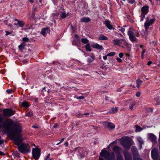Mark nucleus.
Masks as SVG:
<instances>
[{
    "instance_id": "obj_1",
    "label": "nucleus",
    "mask_w": 160,
    "mask_h": 160,
    "mask_svg": "<svg viewBox=\"0 0 160 160\" xmlns=\"http://www.w3.org/2000/svg\"><path fill=\"white\" fill-rule=\"evenodd\" d=\"M21 132H20L16 133L14 132L12 135V138L15 144L16 145L18 146V149L19 152L22 153H28L31 151L30 146L28 143H22L23 139Z\"/></svg>"
},
{
    "instance_id": "obj_2",
    "label": "nucleus",
    "mask_w": 160,
    "mask_h": 160,
    "mask_svg": "<svg viewBox=\"0 0 160 160\" xmlns=\"http://www.w3.org/2000/svg\"><path fill=\"white\" fill-rule=\"evenodd\" d=\"M112 156H110V153L109 152L103 149L100 153V156L104 157L106 160H115V157L113 152L111 153Z\"/></svg>"
},
{
    "instance_id": "obj_3",
    "label": "nucleus",
    "mask_w": 160,
    "mask_h": 160,
    "mask_svg": "<svg viewBox=\"0 0 160 160\" xmlns=\"http://www.w3.org/2000/svg\"><path fill=\"white\" fill-rule=\"evenodd\" d=\"M113 44L115 45L121 46L123 48L127 47L128 44L124 39H115L112 41Z\"/></svg>"
},
{
    "instance_id": "obj_4",
    "label": "nucleus",
    "mask_w": 160,
    "mask_h": 160,
    "mask_svg": "<svg viewBox=\"0 0 160 160\" xmlns=\"http://www.w3.org/2000/svg\"><path fill=\"white\" fill-rule=\"evenodd\" d=\"M134 31V29L132 27H130L129 28V30L128 32V34L129 36L130 40L133 42H137V39L134 35V33L133 31Z\"/></svg>"
},
{
    "instance_id": "obj_5",
    "label": "nucleus",
    "mask_w": 160,
    "mask_h": 160,
    "mask_svg": "<svg viewBox=\"0 0 160 160\" xmlns=\"http://www.w3.org/2000/svg\"><path fill=\"white\" fill-rule=\"evenodd\" d=\"M3 115L6 117H9L13 115L15 113V110L10 108H5L3 110Z\"/></svg>"
},
{
    "instance_id": "obj_6",
    "label": "nucleus",
    "mask_w": 160,
    "mask_h": 160,
    "mask_svg": "<svg viewBox=\"0 0 160 160\" xmlns=\"http://www.w3.org/2000/svg\"><path fill=\"white\" fill-rule=\"evenodd\" d=\"M40 150L38 148H33L32 150V154L33 158L35 160H38L40 155Z\"/></svg>"
},
{
    "instance_id": "obj_7",
    "label": "nucleus",
    "mask_w": 160,
    "mask_h": 160,
    "mask_svg": "<svg viewBox=\"0 0 160 160\" xmlns=\"http://www.w3.org/2000/svg\"><path fill=\"white\" fill-rule=\"evenodd\" d=\"M131 150L132 153L134 154V160H142L139 158V155L138 153V151L137 148L135 146H133L131 148Z\"/></svg>"
},
{
    "instance_id": "obj_8",
    "label": "nucleus",
    "mask_w": 160,
    "mask_h": 160,
    "mask_svg": "<svg viewBox=\"0 0 160 160\" xmlns=\"http://www.w3.org/2000/svg\"><path fill=\"white\" fill-rule=\"evenodd\" d=\"M155 21V18L151 19L150 20L147 19L144 23V27L145 29L146 30L148 29L149 27Z\"/></svg>"
},
{
    "instance_id": "obj_9",
    "label": "nucleus",
    "mask_w": 160,
    "mask_h": 160,
    "mask_svg": "<svg viewBox=\"0 0 160 160\" xmlns=\"http://www.w3.org/2000/svg\"><path fill=\"white\" fill-rule=\"evenodd\" d=\"M149 7L147 5H145L141 8V14L146 15L149 12Z\"/></svg>"
},
{
    "instance_id": "obj_10",
    "label": "nucleus",
    "mask_w": 160,
    "mask_h": 160,
    "mask_svg": "<svg viewBox=\"0 0 160 160\" xmlns=\"http://www.w3.org/2000/svg\"><path fill=\"white\" fill-rule=\"evenodd\" d=\"M14 20L17 22L16 23H14V25L17 26L18 27H23L25 25V23L22 21H20L18 19H15Z\"/></svg>"
},
{
    "instance_id": "obj_11",
    "label": "nucleus",
    "mask_w": 160,
    "mask_h": 160,
    "mask_svg": "<svg viewBox=\"0 0 160 160\" xmlns=\"http://www.w3.org/2000/svg\"><path fill=\"white\" fill-rule=\"evenodd\" d=\"M151 154L152 157L153 159L157 160L158 159V155L157 150L156 149H153L152 150Z\"/></svg>"
},
{
    "instance_id": "obj_12",
    "label": "nucleus",
    "mask_w": 160,
    "mask_h": 160,
    "mask_svg": "<svg viewBox=\"0 0 160 160\" xmlns=\"http://www.w3.org/2000/svg\"><path fill=\"white\" fill-rule=\"evenodd\" d=\"M148 138L152 142H156V138L155 135L152 133H150L148 134Z\"/></svg>"
},
{
    "instance_id": "obj_13",
    "label": "nucleus",
    "mask_w": 160,
    "mask_h": 160,
    "mask_svg": "<svg viewBox=\"0 0 160 160\" xmlns=\"http://www.w3.org/2000/svg\"><path fill=\"white\" fill-rule=\"evenodd\" d=\"M107 27L109 29L111 30L113 28L110 22L108 20H106L104 23Z\"/></svg>"
},
{
    "instance_id": "obj_14",
    "label": "nucleus",
    "mask_w": 160,
    "mask_h": 160,
    "mask_svg": "<svg viewBox=\"0 0 160 160\" xmlns=\"http://www.w3.org/2000/svg\"><path fill=\"white\" fill-rule=\"evenodd\" d=\"M122 145L125 149H129L131 146V145L127 142H122Z\"/></svg>"
},
{
    "instance_id": "obj_15",
    "label": "nucleus",
    "mask_w": 160,
    "mask_h": 160,
    "mask_svg": "<svg viewBox=\"0 0 160 160\" xmlns=\"http://www.w3.org/2000/svg\"><path fill=\"white\" fill-rule=\"evenodd\" d=\"M92 47L95 48H97L98 49L101 50L103 49L102 46L97 43L94 44L92 45Z\"/></svg>"
},
{
    "instance_id": "obj_16",
    "label": "nucleus",
    "mask_w": 160,
    "mask_h": 160,
    "mask_svg": "<svg viewBox=\"0 0 160 160\" xmlns=\"http://www.w3.org/2000/svg\"><path fill=\"white\" fill-rule=\"evenodd\" d=\"M90 21V19L88 17H83L80 19L81 22H88Z\"/></svg>"
},
{
    "instance_id": "obj_17",
    "label": "nucleus",
    "mask_w": 160,
    "mask_h": 160,
    "mask_svg": "<svg viewBox=\"0 0 160 160\" xmlns=\"http://www.w3.org/2000/svg\"><path fill=\"white\" fill-rule=\"evenodd\" d=\"M124 155L125 158L126 160H131V156L130 154L127 152H125L124 153Z\"/></svg>"
},
{
    "instance_id": "obj_18",
    "label": "nucleus",
    "mask_w": 160,
    "mask_h": 160,
    "mask_svg": "<svg viewBox=\"0 0 160 160\" xmlns=\"http://www.w3.org/2000/svg\"><path fill=\"white\" fill-rule=\"evenodd\" d=\"M113 151L115 152L119 153L121 151V148L118 146H115L113 148Z\"/></svg>"
},
{
    "instance_id": "obj_19",
    "label": "nucleus",
    "mask_w": 160,
    "mask_h": 160,
    "mask_svg": "<svg viewBox=\"0 0 160 160\" xmlns=\"http://www.w3.org/2000/svg\"><path fill=\"white\" fill-rule=\"evenodd\" d=\"M48 29L47 28H43L42 29L41 33L44 36H45L46 33L48 32Z\"/></svg>"
},
{
    "instance_id": "obj_20",
    "label": "nucleus",
    "mask_w": 160,
    "mask_h": 160,
    "mask_svg": "<svg viewBox=\"0 0 160 160\" xmlns=\"http://www.w3.org/2000/svg\"><path fill=\"white\" fill-rule=\"evenodd\" d=\"M94 56L93 54H92V55L90 58H88V62L89 63H91L94 61Z\"/></svg>"
},
{
    "instance_id": "obj_21",
    "label": "nucleus",
    "mask_w": 160,
    "mask_h": 160,
    "mask_svg": "<svg viewBox=\"0 0 160 160\" xmlns=\"http://www.w3.org/2000/svg\"><path fill=\"white\" fill-rule=\"evenodd\" d=\"M21 105L26 108H27L29 106V104L27 102L24 101L22 103Z\"/></svg>"
},
{
    "instance_id": "obj_22",
    "label": "nucleus",
    "mask_w": 160,
    "mask_h": 160,
    "mask_svg": "<svg viewBox=\"0 0 160 160\" xmlns=\"http://www.w3.org/2000/svg\"><path fill=\"white\" fill-rule=\"evenodd\" d=\"M98 38L100 40H107L108 38L105 36L101 34L98 37Z\"/></svg>"
},
{
    "instance_id": "obj_23",
    "label": "nucleus",
    "mask_w": 160,
    "mask_h": 160,
    "mask_svg": "<svg viewBox=\"0 0 160 160\" xmlns=\"http://www.w3.org/2000/svg\"><path fill=\"white\" fill-rule=\"evenodd\" d=\"M118 108L117 107L112 108L110 111V113H115L118 111Z\"/></svg>"
},
{
    "instance_id": "obj_24",
    "label": "nucleus",
    "mask_w": 160,
    "mask_h": 160,
    "mask_svg": "<svg viewBox=\"0 0 160 160\" xmlns=\"http://www.w3.org/2000/svg\"><path fill=\"white\" fill-rule=\"evenodd\" d=\"M107 126L110 129L114 128L115 127V126L114 124L111 122H109L108 123Z\"/></svg>"
},
{
    "instance_id": "obj_25",
    "label": "nucleus",
    "mask_w": 160,
    "mask_h": 160,
    "mask_svg": "<svg viewBox=\"0 0 160 160\" xmlns=\"http://www.w3.org/2000/svg\"><path fill=\"white\" fill-rule=\"evenodd\" d=\"M68 16V14H66L64 12H61L60 14V17L63 18H64Z\"/></svg>"
},
{
    "instance_id": "obj_26",
    "label": "nucleus",
    "mask_w": 160,
    "mask_h": 160,
    "mask_svg": "<svg viewBox=\"0 0 160 160\" xmlns=\"http://www.w3.org/2000/svg\"><path fill=\"white\" fill-rule=\"evenodd\" d=\"M85 48L87 51L90 52L91 51V48L89 43H87L85 46Z\"/></svg>"
},
{
    "instance_id": "obj_27",
    "label": "nucleus",
    "mask_w": 160,
    "mask_h": 160,
    "mask_svg": "<svg viewBox=\"0 0 160 160\" xmlns=\"http://www.w3.org/2000/svg\"><path fill=\"white\" fill-rule=\"evenodd\" d=\"M136 103L134 101H132L129 106V108L132 110L133 109V107L135 105Z\"/></svg>"
},
{
    "instance_id": "obj_28",
    "label": "nucleus",
    "mask_w": 160,
    "mask_h": 160,
    "mask_svg": "<svg viewBox=\"0 0 160 160\" xmlns=\"http://www.w3.org/2000/svg\"><path fill=\"white\" fill-rule=\"evenodd\" d=\"M25 46V43L23 42L21 43L20 45L18 46L20 50H22Z\"/></svg>"
},
{
    "instance_id": "obj_29",
    "label": "nucleus",
    "mask_w": 160,
    "mask_h": 160,
    "mask_svg": "<svg viewBox=\"0 0 160 160\" xmlns=\"http://www.w3.org/2000/svg\"><path fill=\"white\" fill-rule=\"evenodd\" d=\"M135 128L136 132H140L142 130V129L141 128L137 125L135 126Z\"/></svg>"
},
{
    "instance_id": "obj_30",
    "label": "nucleus",
    "mask_w": 160,
    "mask_h": 160,
    "mask_svg": "<svg viewBox=\"0 0 160 160\" xmlns=\"http://www.w3.org/2000/svg\"><path fill=\"white\" fill-rule=\"evenodd\" d=\"M81 42L84 44L88 43V40L86 38H83L81 40Z\"/></svg>"
},
{
    "instance_id": "obj_31",
    "label": "nucleus",
    "mask_w": 160,
    "mask_h": 160,
    "mask_svg": "<svg viewBox=\"0 0 160 160\" xmlns=\"http://www.w3.org/2000/svg\"><path fill=\"white\" fill-rule=\"evenodd\" d=\"M142 81L140 79H138L136 81V83L137 84V87L139 88V87Z\"/></svg>"
},
{
    "instance_id": "obj_32",
    "label": "nucleus",
    "mask_w": 160,
    "mask_h": 160,
    "mask_svg": "<svg viewBox=\"0 0 160 160\" xmlns=\"http://www.w3.org/2000/svg\"><path fill=\"white\" fill-rule=\"evenodd\" d=\"M117 160H123L122 156L120 154H118L117 156Z\"/></svg>"
},
{
    "instance_id": "obj_33",
    "label": "nucleus",
    "mask_w": 160,
    "mask_h": 160,
    "mask_svg": "<svg viewBox=\"0 0 160 160\" xmlns=\"http://www.w3.org/2000/svg\"><path fill=\"white\" fill-rule=\"evenodd\" d=\"M137 140L141 144H142L143 143V141L141 138L139 137H138L137 138Z\"/></svg>"
},
{
    "instance_id": "obj_34",
    "label": "nucleus",
    "mask_w": 160,
    "mask_h": 160,
    "mask_svg": "<svg viewBox=\"0 0 160 160\" xmlns=\"http://www.w3.org/2000/svg\"><path fill=\"white\" fill-rule=\"evenodd\" d=\"M32 113L31 112H29L27 113L25 116H28V117H31L32 115Z\"/></svg>"
},
{
    "instance_id": "obj_35",
    "label": "nucleus",
    "mask_w": 160,
    "mask_h": 160,
    "mask_svg": "<svg viewBox=\"0 0 160 160\" xmlns=\"http://www.w3.org/2000/svg\"><path fill=\"white\" fill-rule=\"evenodd\" d=\"M115 55V53L114 52H111L107 54V56H113Z\"/></svg>"
},
{
    "instance_id": "obj_36",
    "label": "nucleus",
    "mask_w": 160,
    "mask_h": 160,
    "mask_svg": "<svg viewBox=\"0 0 160 160\" xmlns=\"http://www.w3.org/2000/svg\"><path fill=\"white\" fill-rule=\"evenodd\" d=\"M116 59L117 60V62L119 63H121L122 62V60L118 57L116 58Z\"/></svg>"
},
{
    "instance_id": "obj_37",
    "label": "nucleus",
    "mask_w": 160,
    "mask_h": 160,
    "mask_svg": "<svg viewBox=\"0 0 160 160\" xmlns=\"http://www.w3.org/2000/svg\"><path fill=\"white\" fill-rule=\"evenodd\" d=\"M145 15L141 14V16H140L141 17V19H140L141 21H142L143 20V19L145 18Z\"/></svg>"
},
{
    "instance_id": "obj_38",
    "label": "nucleus",
    "mask_w": 160,
    "mask_h": 160,
    "mask_svg": "<svg viewBox=\"0 0 160 160\" xmlns=\"http://www.w3.org/2000/svg\"><path fill=\"white\" fill-rule=\"evenodd\" d=\"M29 40V38H27L24 37L22 38V40L24 42H28Z\"/></svg>"
},
{
    "instance_id": "obj_39",
    "label": "nucleus",
    "mask_w": 160,
    "mask_h": 160,
    "mask_svg": "<svg viewBox=\"0 0 160 160\" xmlns=\"http://www.w3.org/2000/svg\"><path fill=\"white\" fill-rule=\"evenodd\" d=\"M124 56V54L122 52H121L119 54V57L120 58H122Z\"/></svg>"
},
{
    "instance_id": "obj_40",
    "label": "nucleus",
    "mask_w": 160,
    "mask_h": 160,
    "mask_svg": "<svg viewBox=\"0 0 160 160\" xmlns=\"http://www.w3.org/2000/svg\"><path fill=\"white\" fill-rule=\"evenodd\" d=\"M65 139V138H62L60 140V141L58 143H57L56 144L57 145H59V144H60V143H62L63 141Z\"/></svg>"
},
{
    "instance_id": "obj_41",
    "label": "nucleus",
    "mask_w": 160,
    "mask_h": 160,
    "mask_svg": "<svg viewBox=\"0 0 160 160\" xmlns=\"http://www.w3.org/2000/svg\"><path fill=\"white\" fill-rule=\"evenodd\" d=\"M78 99H82L84 98V97L82 96H80L77 98Z\"/></svg>"
},
{
    "instance_id": "obj_42",
    "label": "nucleus",
    "mask_w": 160,
    "mask_h": 160,
    "mask_svg": "<svg viewBox=\"0 0 160 160\" xmlns=\"http://www.w3.org/2000/svg\"><path fill=\"white\" fill-rule=\"evenodd\" d=\"M50 156V154H48L47 156L46 157V158L45 159V160H48V159H50L49 158Z\"/></svg>"
},
{
    "instance_id": "obj_43",
    "label": "nucleus",
    "mask_w": 160,
    "mask_h": 160,
    "mask_svg": "<svg viewBox=\"0 0 160 160\" xmlns=\"http://www.w3.org/2000/svg\"><path fill=\"white\" fill-rule=\"evenodd\" d=\"M12 90L9 89H8L6 91L8 93L10 94L12 92Z\"/></svg>"
},
{
    "instance_id": "obj_44",
    "label": "nucleus",
    "mask_w": 160,
    "mask_h": 160,
    "mask_svg": "<svg viewBox=\"0 0 160 160\" xmlns=\"http://www.w3.org/2000/svg\"><path fill=\"white\" fill-rule=\"evenodd\" d=\"M135 2V0H129V2L133 4Z\"/></svg>"
},
{
    "instance_id": "obj_45",
    "label": "nucleus",
    "mask_w": 160,
    "mask_h": 160,
    "mask_svg": "<svg viewBox=\"0 0 160 160\" xmlns=\"http://www.w3.org/2000/svg\"><path fill=\"white\" fill-rule=\"evenodd\" d=\"M140 95V93L139 92H137L136 94V96L137 97H139Z\"/></svg>"
},
{
    "instance_id": "obj_46",
    "label": "nucleus",
    "mask_w": 160,
    "mask_h": 160,
    "mask_svg": "<svg viewBox=\"0 0 160 160\" xmlns=\"http://www.w3.org/2000/svg\"><path fill=\"white\" fill-rule=\"evenodd\" d=\"M135 35L136 36H137V37H138L139 36V34L138 32H137L136 33Z\"/></svg>"
},
{
    "instance_id": "obj_47",
    "label": "nucleus",
    "mask_w": 160,
    "mask_h": 160,
    "mask_svg": "<svg viewBox=\"0 0 160 160\" xmlns=\"http://www.w3.org/2000/svg\"><path fill=\"white\" fill-rule=\"evenodd\" d=\"M152 62H151V61H149L148 62V63H147V65H150L152 63Z\"/></svg>"
},
{
    "instance_id": "obj_48",
    "label": "nucleus",
    "mask_w": 160,
    "mask_h": 160,
    "mask_svg": "<svg viewBox=\"0 0 160 160\" xmlns=\"http://www.w3.org/2000/svg\"><path fill=\"white\" fill-rule=\"evenodd\" d=\"M120 30L121 31V32H124L125 30V29L124 28H122Z\"/></svg>"
},
{
    "instance_id": "obj_49",
    "label": "nucleus",
    "mask_w": 160,
    "mask_h": 160,
    "mask_svg": "<svg viewBox=\"0 0 160 160\" xmlns=\"http://www.w3.org/2000/svg\"><path fill=\"white\" fill-rule=\"evenodd\" d=\"M107 56V55L106 56H103V59L105 60H106V59H107V56Z\"/></svg>"
},
{
    "instance_id": "obj_50",
    "label": "nucleus",
    "mask_w": 160,
    "mask_h": 160,
    "mask_svg": "<svg viewBox=\"0 0 160 160\" xmlns=\"http://www.w3.org/2000/svg\"><path fill=\"white\" fill-rule=\"evenodd\" d=\"M5 32L6 33V35H8L11 33L10 32H9L8 31H6Z\"/></svg>"
},
{
    "instance_id": "obj_51",
    "label": "nucleus",
    "mask_w": 160,
    "mask_h": 160,
    "mask_svg": "<svg viewBox=\"0 0 160 160\" xmlns=\"http://www.w3.org/2000/svg\"><path fill=\"white\" fill-rule=\"evenodd\" d=\"M65 145H66V147H68V142H66L65 143Z\"/></svg>"
},
{
    "instance_id": "obj_52",
    "label": "nucleus",
    "mask_w": 160,
    "mask_h": 160,
    "mask_svg": "<svg viewBox=\"0 0 160 160\" xmlns=\"http://www.w3.org/2000/svg\"><path fill=\"white\" fill-rule=\"evenodd\" d=\"M4 155V153L3 152H2L0 151V155Z\"/></svg>"
},
{
    "instance_id": "obj_53",
    "label": "nucleus",
    "mask_w": 160,
    "mask_h": 160,
    "mask_svg": "<svg viewBox=\"0 0 160 160\" xmlns=\"http://www.w3.org/2000/svg\"><path fill=\"white\" fill-rule=\"evenodd\" d=\"M2 118V121H3V118H2V117L1 116V115H0V118ZM5 121L3 122H2H2L1 123V125H2L3 123Z\"/></svg>"
},
{
    "instance_id": "obj_54",
    "label": "nucleus",
    "mask_w": 160,
    "mask_h": 160,
    "mask_svg": "<svg viewBox=\"0 0 160 160\" xmlns=\"http://www.w3.org/2000/svg\"><path fill=\"white\" fill-rule=\"evenodd\" d=\"M29 2L31 3H32L34 2V0H28Z\"/></svg>"
},
{
    "instance_id": "obj_55",
    "label": "nucleus",
    "mask_w": 160,
    "mask_h": 160,
    "mask_svg": "<svg viewBox=\"0 0 160 160\" xmlns=\"http://www.w3.org/2000/svg\"><path fill=\"white\" fill-rule=\"evenodd\" d=\"M145 52V50L143 49V51H142V56L143 55V54H144V53Z\"/></svg>"
},
{
    "instance_id": "obj_56",
    "label": "nucleus",
    "mask_w": 160,
    "mask_h": 160,
    "mask_svg": "<svg viewBox=\"0 0 160 160\" xmlns=\"http://www.w3.org/2000/svg\"><path fill=\"white\" fill-rule=\"evenodd\" d=\"M15 153H17V156H18V157L19 156V153H18V152H15Z\"/></svg>"
},
{
    "instance_id": "obj_57",
    "label": "nucleus",
    "mask_w": 160,
    "mask_h": 160,
    "mask_svg": "<svg viewBox=\"0 0 160 160\" xmlns=\"http://www.w3.org/2000/svg\"><path fill=\"white\" fill-rule=\"evenodd\" d=\"M125 55L127 57H128L129 56V54H128V53H126V54H125Z\"/></svg>"
},
{
    "instance_id": "obj_58",
    "label": "nucleus",
    "mask_w": 160,
    "mask_h": 160,
    "mask_svg": "<svg viewBox=\"0 0 160 160\" xmlns=\"http://www.w3.org/2000/svg\"><path fill=\"white\" fill-rule=\"evenodd\" d=\"M99 160H104L101 158H99Z\"/></svg>"
},
{
    "instance_id": "obj_59",
    "label": "nucleus",
    "mask_w": 160,
    "mask_h": 160,
    "mask_svg": "<svg viewBox=\"0 0 160 160\" xmlns=\"http://www.w3.org/2000/svg\"><path fill=\"white\" fill-rule=\"evenodd\" d=\"M108 97H106L105 99L106 100H107L108 99Z\"/></svg>"
},
{
    "instance_id": "obj_60",
    "label": "nucleus",
    "mask_w": 160,
    "mask_h": 160,
    "mask_svg": "<svg viewBox=\"0 0 160 160\" xmlns=\"http://www.w3.org/2000/svg\"><path fill=\"white\" fill-rule=\"evenodd\" d=\"M75 37L76 38H77V37H78V36L77 35H75Z\"/></svg>"
},
{
    "instance_id": "obj_61",
    "label": "nucleus",
    "mask_w": 160,
    "mask_h": 160,
    "mask_svg": "<svg viewBox=\"0 0 160 160\" xmlns=\"http://www.w3.org/2000/svg\"><path fill=\"white\" fill-rule=\"evenodd\" d=\"M32 127H33L34 128H37V127H35V126H33Z\"/></svg>"
},
{
    "instance_id": "obj_62",
    "label": "nucleus",
    "mask_w": 160,
    "mask_h": 160,
    "mask_svg": "<svg viewBox=\"0 0 160 160\" xmlns=\"http://www.w3.org/2000/svg\"><path fill=\"white\" fill-rule=\"evenodd\" d=\"M48 160H53L51 158V159H48Z\"/></svg>"
},
{
    "instance_id": "obj_63",
    "label": "nucleus",
    "mask_w": 160,
    "mask_h": 160,
    "mask_svg": "<svg viewBox=\"0 0 160 160\" xmlns=\"http://www.w3.org/2000/svg\"><path fill=\"white\" fill-rule=\"evenodd\" d=\"M87 114L88 115L89 113H86V114H84V115H87Z\"/></svg>"
},
{
    "instance_id": "obj_64",
    "label": "nucleus",
    "mask_w": 160,
    "mask_h": 160,
    "mask_svg": "<svg viewBox=\"0 0 160 160\" xmlns=\"http://www.w3.org/2000/svg\"><path fill=\"white\" fill-rule=\"evenodd\" d=\"M78 148H79V147L77 148H75V150H76V149H78Z\"/></svg>"
}]
</instances>
